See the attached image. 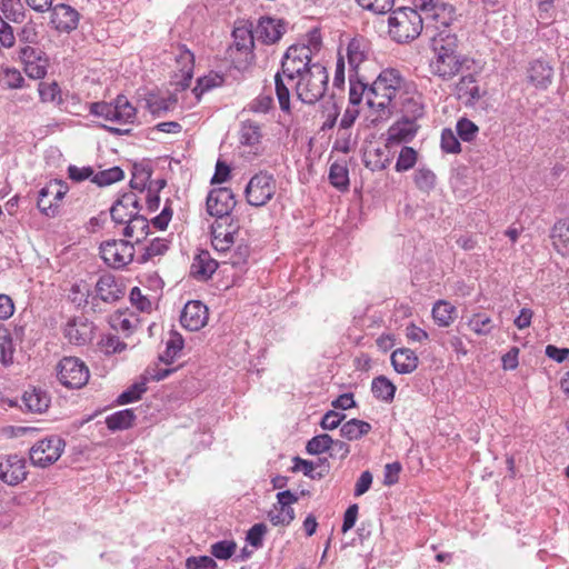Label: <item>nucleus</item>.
I'll return each mask as SVG.
<instances>
[{
  "label": "nucleus",
  "mask_w": 569,
  "mask_h": 569,
  "mask_svg": "<svg viewBox=\"0 0 569 569\" xmlns=\"http://www.w3.org/2000/svg\"><path fill=\"white\" fill-rule=\"evenodd\" d=\"M469 59L461 53H439L433 54L430 60V72L443 81H449L458 76L467 66Z\"/></svg>",
  "instance_id": "nucleus-11"
},
{
  "label": "nucleus",
  "mask_w": 569,
  "mask_h": 569,
  "mask_svg": "<svg viewBox=\"0 0 569 569\" xmlns=\"http://www.w3.org/2000/svg\"><path fill=\"white\" fill-rule=\"evenodd\" d=\"M262 138L261 127L258 122L246 120L240 128V142L244 146L254 147Z\"/></svg>",
  "instance_id": "nucleus-34"
},
{
  "label": "nucleus",
  "mask_w": 569,
  "mask_h": 569,
  "mask_svg": "<svg viewBox=\"0 0 569 569\" xmlns=\"http://www.w3.org/2000/svg\"><path fill=\"white\" fill-rule=\"evenodd\" d=\"M436 174L427 168H420L415 173V183L421 191L429 192L436 186Z\"/></svg>",
  "instance_id": "nucleus-50"
},
{
  "label": "nucleus",
  "mask_w": 569,
  "mask_h": 569,
  "mask_svg": "<svg viewBox=\"0 0 569 569\" xmlns=\"http://www.w3.org/2000/svg\"><path fill=\"white\" fill-rule=\"evenodd\" d=\"M126 228L123 229V236L126 238H132L137 236V242L140 241L139 236L146 237L149 229V221L146 217L141 216L140 213H137L132 218H130L126 222Z\"/></svg>",
  "instance_id": "nucleus-35"
},
{
  "label": "nucleus",
  "mask_w": 569,
  "mask_h": 569,
  "mask_svg": "<svg viewBox=\"0 0 569 569\" xmlns=\"http://www.w3.org/2000/svg\"><path fill=\"white\" fill-rule=\"evenodd\" d=\"M365 163L371 171H381L390 164V158L386 150L377 148L365 154Z\"/></svg>",
  "instance_id": "nucleus-39"
},
{
  "label": "nucleus",
  "mask_w": 569,
  "mask_h": 569,
  "mask_svg": "<svg viewBox=\"0 0 569 569\" xmlns=\"http://www.w3.org/2000/svg\"><path fill=\"white\" fill-rule=\"evenodd\" d=\"M328 80L326 68L320 63H313L309 71L295 82L296 94L303 103L313 104L325 96Z\"/></svg>",
  "instance_id": "nucleus-3"
},
{
  "label": "nucleus",
  "mask_w": 569,
  "mask_h": 569,
  "mask_svg": "<svg viewBox=\"0 0 569 569\" xmlns=\"http://www.w3.org/2000/svg\"><path fill=\"white\" fill-rule=\"evenodd\" d=\"M332 443V439L328 435L313 437L307 443V451L311 455H319L327 451Z\"/></svg>",
  "instance_id": "nucleus-58"
},
{
  "label": "nucleus",
  "mask_w": 569,
  "mask_h": 569,
  "mask_svg": "<svg viewBox=\"0 0 569 569\" xmlns=\"http://www.w3.org/2000/svg\"><path fill=\"white\" fill-rule=\"evenodd\" d=\"M236 206L233 192L229 188H218L209 192L207 197V211L217 217L216 221L230 222V212Z\"/></svg>",
  "instance_id": "nucleus-14"
},
{
  "label": "nucleus",
  "mask_w": 569,
  "mask_h": 569,
  "mask_svg": "<svg viewBox=\"0 0 569 569\" xmlns=\"http://www.w3.org/2000/svg\"><path fill=\"white\" fill-rule=\"evenodd\" d=\"M64 445V441L57 436L38 441L29 452L31 463L40 468L54 463L61 457Z\"/></svg>",
  "instance_id": "nucleus-12"
},
{
  "label": "nucleus",
  "mask_w": 569,
  "mask_h": 569,
  "mask_svg": "<svg viewBox=\"0 0 569 569\" xmlns=\"http://www.w3.org/2000/svg\"><path fill=\"white\" fill-rule=\"evenodd\" d=\"M401 465L399 462L387 463L383 473V483L392 486L398 482Z\"/></svg>",
  "instance_id": "nucleus-64"
},
{
  "label": "nucleus",
  "mask_w": 569,
  "mask_h": 569,
  "mask_svg": "<svg viewBox=\"0 0 569 569\" xmlns=\"http://www.w3.org/2000/svg\"><path fill=\"white\" fill-rule=\"evenodd\" d=\"M312 49L306 44H295L287 49L284 57L281 62V70L287 77L288 82H295V80L303 76L313 63Z\"/></svg>",
  "instance_id": "nucleus-6"
},
{
  "label": "nucleus",
  "mask_w": 569,
  "mask_h": 569,
  "mask_svg": "<svg viewBox=\"0 0 569 569\" xmlns=\"http://www.w3.org/2000/svg\"><path fill=\"white\" fill-rule=\"evenodd\" d=\"M18 60L30 79L38 80L46 77L49 59L42 50L31 46H23L18 51Z\"/></svg>",
  "instance_id": "nucleus-13"
},
{
  "label": "nucleus",
  "mask_w": 569,
  "mask_h": 569,
  "mask_svg": "<svg viewBox=\"0 0 569 569\" xmlns=\"http://www.w3.org/2000/svg\"><path fill=\"white\" fill-rule=\"evenodd\" d=\"M356 76H357V73H355V74L351 73L349 76V82H350L349 102H350V104H352L355 107H357L361 102L363 96L367 98V90L369 88L362 81L355 80L353 78Z\"/></svg>",
  "instance_id": "nucleus-55"
},
{
  "label": "nucleus",
  "mask_w": 569,
  "mask_h": 569,
  "mask_svg": "<svg viewBox=\"0 0 569 569\" xmlns=\"http://www.w3.org/2000/svg\"><path fill=\"white\" fill-rule=\"evenodd\" d=\"M124 177L123 170L120 167H112L107 170L97 172L91 181L99 187L110 186L114 182L122 180Z\"/></svg>",
  "instance_id": "nucleus-43"
},
{
  "label": "nucleus",
  "mask_w": 569,
  "mask_h": 569,
  "mask_svg": "<svg viewBox=\"0 0 569 569\" xmlns=\"http://www.w3.org/2000/svg\"><path fill=\"white\" fill-rule=\"evenodd\" d=\"M277 182L272 174L259 172L248 182L244 193L250 206L262 207L274 196Z\"/></svg>",
  "instance_id": "nucleus-10"
},
{
  "label": "nucleus",
  "mask_w": 569,
  "mask_h": 569,
  "mask_svg": "<svg viewBox=\"0 0 569 569\" xmlns=\"http://www.w3.org/2000/svg\"><path fill=\"white\" fill-rule=\"evenodd\" d=\"M169 249L168 241L164 239L156 238L148 246L144 247L143 253L138 258L140 263H146L153 260L156 257L164 254Z\"/></svg>",
  "instance_id": "nucleus-41"
},
{
  "label": "nucleus",
  "mask_w": 569,
  "mask_h": 569,
  "mask_svg": "<svg viewBox=\"0 0 569 569\" xmlns=\"http://www.w3.org/2000/svg\"><path fill=\"white\" fill-rule=\"evenodd\" d=\"M418 357L411 349L400 348L391 353V363L398 373H410L418 367Z\"/></svg>",
  "instance_id": "nucleus-29"
},
{
  "label": "nucleus",
  "mask_w": 569,
  "mask_h": 569,
  "mask_svg": "<svg viewBox=\"0 0 569 569\" xmlns=\"http://www.w3.org/2000/svg\"><path fill=\"white\" fill-rule=\"evenodd\" d=\"M413 3L425 14L427 32L431 28L450 27L456 19L455 8L441 0H413Z\"/></svg>",
  "instance_id": "nucleus-7"
},
{
  "label": "nucleus",
  "mask_w": 569,
  "mask_h": 569,
  "mask_svg": "<svg viewBox=\"0 0 569 569\" xmlns=\"http://www.w3.org/2000/svg\"><path fill=\"white\" fill-rule=\"evenodd\" d=\"M64 337L73 345H84L92 338V327L87 321L72 319L64 328Z\"/></svg>",
  "instance_id": "nucleus-27"
},
{
  "label": "nucleus",
  "mask_w": 569,
  "mask_h": 569,
  "mask_svg": "<svg viewBox=\"0 0 569 569\" xmlns=\"http://www.w3.org/2000/svg\"><path fill=\"white\" fill-rule=\"evenodd\" d=\"M39 96L42 102L61 103V90L57 82H40L38 86Z\"/></svg>",
  "instance_id": "nucleus-49"
},
{
  "label": "nucleus",
  "mask_w": 569,
  "mask_h": 569,
  "mask_svg": "<svg viewBox=\"0 0 569 569\" xmlns=\"http://www.w3.org/2000/svg\"><path fill=\"white\" fill-rule=\"evenodd\" d=\"M431 49L433 54L459 53L458 37L449 30V27L431 28Z\"/></svg>",
  "instance_id": "nucleus-22"
},
{
  "label": "nucleus",
  "mask_w": 569,
  "mask_h": 569,
  "mask_svg": "<svg viewBox=\"0 0 569 569\" xmlns=\"http://www.w3.org/2000/svg\"><path fill=\"white\" fill-rule=\"evenodd\" d=\"M130 301L140 311H149L151 309L150 300L142 295L138 287L131 289Z\"/></svg>",
  "instance_id": "nucleus-63"
},
{
  "label": "nucleus",
  "mask_w": 569,
  "mask_h": 569,
  "mask_svg": "<svg viewBox=\"0 0 569 569\" xmlns=\"http://www.w3.org/2000/svg\"><path fill=\"white\" fill-rule=\"evenodd\" d=\"M1 82L8 89H21L26 81L18 69L6 67L2 70Z\"/></svg>",
  "instance_id": "nucleus-51"
},
{
  "label": "nucleus",
  "mask_w": 569,
  "mask_h": 569,
  "mask_svg": "<svg viewBox=\"0 0 569 569\" xmlns=\"http://www.w3.org/2000/svg\"><path fill=\"white\" fill-rule=\"evenodd\" d=\"M403 79L398 70L386 69L369 86L367 90V104L382 114H391L398 108V98L401 93Z\"/></svg>",
  "instance_id": "nucleus-1"
},
{
  "label": "nucleus",
  "mask_w": 569,
  "mask_h": 569,
  "mask_svg": "<svg viewBox=\"0 0 569 569\" xmlns=\"http://www.w3.org/2000/svg\"><path fill=\"white\" fill-rule=\"evenodd\" d=\"M80 20V13L67 3H58L51 8L50 22L59 32L70 33L76 30Z\"/></svg>",
  "instance_id": "nucleus-17"
},
{
  "label": "nucleus",
  "mask_w": 569,
  "mask_h": 569,
  "mask_svg": "<svg viewBox=\"0 0 569 569\" xmlns=\"http://www.w3.org/2000/svg\"><path fill=\"white\" fill-rule=\"evenodd\" d=\"M475 82L476 80L471 74L461 77L459 82L457 83V91L459 98H467V102H473L476 100H479L481 94L479 87Z\"/></svg>",
  "instance_id": "nucleus-37"
},
{
  "label": "nucleus",
  "mask_w": 569,
  "mask_h": 569,
  "mask_svg": "<svg viewBox=\"0 0 569 569\" xmlns=\"http://www.w3.org/2000/svg\"><path fill=\"white\" fill-rule=\"evenodd\" d=\"M552 76L553 70L547 62L536 60L531 63L529 79L536 87L546 88L551 83Z\"/></svg>",
  "instance_id": "nucleus-31"
},
{
  "label": "nucleus",
  "mask_w": 569,
  "mask_h": 569,
  "mask_svg": "<svg viewBox=\"0 0 569 569\" xmlns=\"http://www.w3.org/2000/svg\"><path fill=\"white\" fill-rule=\"evenodd\" d=\"M69 299L78 307L90 305L91 291L89 284L84 281L74 283L70 289Z\"/></svg>",
  "instance_id": "nucleus-46"
},
{
  "label": "nucleus",
  "mask_w": 569,
  "mask_h": 569,
  "mask_svg": "<svg viewBox=\"0 0 569 569\" xmlns=\"http://www.w3.org/2000/svg\"><path fill=\"white\" fill-rule=\"evenodd\" d=\"M456 308L445 300H439L432 308V317L441 327H448L453 321Z\"/></svg>",
  "instance_id": "nucleus-38"
},
{
  "label": "nucleus",
  "mask_w": 569,
  "mask_h": 569,
  "mask_svg": "<svg viewBox=\"0 0 569 569\" xmlns=\"http://www.w3.org/2000/svg\"><path fill=\"white\" fill-rule=\"evenodd\" d=\"M212 246L217 251H228L234 242V234L239 230L238 223L216 221L212 224Z\"/></svg>",
  "instance_id": "nucleus-21"
},
{
  "label": "nucleus",
  "mask_w": 569,
  "mask_h": 569,
  "mask_svg": "<svg viewBox=\"0 0 569 569\" xmlns=\"http://www.w3.org/2000/svg\"><path fill=\"white\" fill-rule=\"evenodd\" d=\"M22 400L26 408L33 413L44 412L50 403V398L40 389L26 391Z\"/></svg>",
  "instance_id": "nucleus-32"
},
{
  "label": "nucleus",
  "mask_w": 569,
  "mask_h": 569,
  "mask_svg": "<svg viewBox=\"0 0 569 569\" xmlns=\"http://www.w3.org/2000/svg\"><path fill=\"white\" fill-rule=\"evenodd\" d=\"M290 87H295L293 82H288L283 71H278L274 76V90L282 111L290 110Z\"/></svg>",
  "instance_id": "nucleus-33"
},
{
  "label": "nucleus",
  "mask_w": 569,
  "mask_h": 569,
  "mask_svg": "<svg viewBox=\"0 0 569 569\" xmlns=\"http://www.w3.org/2000/svg\"><path fill=\"white\" fill-rule=\"evenodd\" d=\"M425 20L417 9L398 8L389 17V34L399 43L410 42L420 36Z\"/></svg>",
  "instance_id": "nucleus-2"
},
{
  "label": "nucleus",
  "mask_w": 569,
  "mask_h": 569,
  "mask_svg": "<svg viewBox=\"0 0 569 569\" xmlns=\"http://www.w3.org/2000/svg\"><path fill=\"white\" fill-rule=\"evenodd\" d=\"M140 204L136 192L123 193L111 207V219L118 224H124L130 218L139 213Z\"/></svg>",
  "instance_id": "nucleus-18"
},
{
  "label": "nucleus",
  "mask_w": 569,
  "mask_h": 569,
  "mask_svg": "<svg viewBox=\"0 0 569 569\" xmlns=\"http://www.w3.org/2000/svg\"><path fill=\"white\" fill-rule=\"evenodd\" d=\"M369 42L363 37L352 38L347 46L350 72L357 73L359 66L368 59Z\"/></svg>",
  "instance_id": "nucleus-25"
},
{
  "label": "nucleus",
  "mask_w": 569,
  "mask_h": 569,
  "mask_svg": "<svg viewBox=\"0 0 569 569\" xmlns=\"http://www.w3.org/2000/svg\"><path fill=\"white\" fill-rule=\"evenodd\" d=\"M69 188L62 180H53L40 190L41 196L52 197L54 202L59 206V201L63 199Z\"/></svg>",
  "instance_id": "nucleus-52"
},
{
  "label": "nucleus",
  "mask_w": 569,
  "mask_h": 569,
  "mask_svg": "<svg viewBox=\"0 0 569 569\" xmlns=\"http://www.w3.org/2000/svg\"><path fill=\"white\" fill-rule=\"evenodd\" d=\"M371 391L376 398L391 401L395 397L396 386L385 376H379L372 380Z\"/></svg>",
  "instance_id": "nucleus-36"
},
{
  "label": "nucleus",
  "mask_w": 569,
  "mask_h": 569,
  "mask_svg": "<svg viewBox=\"0 0 569 569\" xmlns=\"http://www.w3.org/2000/svg\"><path fill=\"white\" fill-rule=\"evenodd\" d=\"M183 348V339L178 332H173L167 342V349L160 356V360L170 363Z\"/></svg>",
  "instance_id": "nucleus-54"
},
{
  "label": "nucleus",
  "mask_w": 569,
  "mask_h": 569,
  "mask_svg": "<svg viewBox=\"0 0 569 569\" xmlns=\"http://www.w3.org/2000/svg\"><path fill=\"white\" fill-rule=\"evenodd\" d=\"M176 64L177 70L174 72V82L178 87L184 90L190 86L194 68V56L186 46H180L178 48V52L176 53Z\"/></svg>",
  "instance_id": "nucleus-19"
},
{
  "label": "nucleus",
  "mask_w": 569,
  "mask_h": 569,
  "mask_svg": "<svg viewBox=\"0 0 569 569\" xmlns=\"http://www.w3.org/2000/svg\"><path fill=\"white\" fill-rule=\"evenodd\" d=\"M14 345L12 341L11 333L8 331L0 335V361L4 366H9L13 362Z\"/></svg>",
  "instance_id": "nucleus-53"
},
{
  "label": "nucleus",
  "mask_w": 569,
  "mask_h": 569,
  "mask_svg": "<svg viewBox=\"0 0 569 569\" xmlns=\"http://www.w3.org/2000/svg\"><path fill=\"white\" fill-rule=\"evenodd\" d=\"M123 296L124 288L116 277L110 273L102 274L91 292L90 308L93 312H106L107 305L117 302Z\"/></svg>",
  "instance_id": "nucleus-5"
},
{
  "label": "nucleus",
  "mask_w": 569,
  "mask_h": 569,
  "mask_svg": "<svg viewBox=\"0 0 569 569\" xmlns=\"http://www.w3.org/2000/svg\"><path fill=\"white\" fill-rule=\"evenodd\" d=\"M298 501V497L290 490L277 493V502L268 512V518L274 526H288L295 519V511L291 507Z\"/></svg>",
  "instance_id": "nucleus-16"
},
{
  "label": "nucleus",
  "mask_w": 569,
  "mask_h": 569,
  "mask_svg": "<svg viewBox=\"0 0 569 569\" xmlns=\"http://www.w3.org/2000/svg\"><path fill=\"white\" fill-rule=\"evenodd\" d=\"M236 550V543L233 541H219L211 546V553L218 559L230 558Z\"/></svg>",
  "instance_id": "nucleus-60"
},
{
  "label": "nucleus",
  "mask_w": 569,
  "mask_h": 569,
  "mask_svg": "<svg viewBox=\"0 0 569 569\" xmlns=\"http://www.w3.org/2000/svg\"><path fill=\"white\" fill-rule=\"evenodd\" d=\"M441 149L448 153L460 152V142L451 129H443L441 132Z\"/></svg>",
  "instance_id": "nucleus-59"
},
{
  "label": "nucleus",
  "mask_w": 569,
  "mask_h": 569,
  "mask_svg": "<svg viewBox=\"0 0 569 569\" xmlns=\"http://www.w3.org/2000/svg\"><path fill=\"white\" fill-rule=\"evenodd\" d=\"M555 249L562 256H569V219H561L551 229Z\"/></svg>",
  "instance_id": "nucleus-30"
},
{
  "label": "nucleus",
  "mask_w": 569,
  "mask_h": 569,
  "mask_svg": "<svg viewBox=\"0 0 569 569\" xmlns=\"http://www.w3.org/2000/svg\"><path fill=\"white\" fill-rule=\"evenodd\" d=\"M57 377L61 385L80 389L87 385L90 373L86 363L76 357H64L57 365Z\"/></svg>",
  "instance_id": "nucleus-8"
},
{
  "label": "nucleus",
  "mask_w": 569,
  "mask_h": 569,
  "mask_svg": "<svg viewBox=\"0 0 569 569\" xmlns=\"http://www.w3.org/2000/svg\"><path fill=\"white\" fill-rule=\"evenodd\" d=\"M357 3L365 10L371 11L376 14H385L395 6L396 0H356Z\"/></svg>",
  "instance_id": "nucleus-56"
},
{
  "label": "nucleus",
  "mask_w": 569,
  "mask_h": 569,
  "mask_svg": "<svg viewBox=\"0 0 569 569\" xmlns=\"http://www.w3.org/2000/svg\"><path fill=\"white\" fill-rule=\"evenodd\" d=\"M189 569H217L216 561L209 556L190 557L186 561Z\"/></svg>",
  "instance_id": "nucleus-62"
},
{
  "label": "nucleus",
  "mask_w": 569,
  "mask_h": 569,
  "mask_svg": "<svg viewBox=\"0 0 569 569\" xmlns=\"http://www.w3.org/2000/svg\"><path fill=\"white\" fill-rule=\"evenodd\" d=\"M468 327L479 336L489 335L493 328L491 318L486 313L473 315L468 321Z\"/></svg>",
  "instance_id": "nucleus-47"
},
{
  "label": "nucleus",
  "mask_w": 569,
  "mask_h": 569,
  "mask_svg": "<svg viewBox=\"0 0 569 569\" xmlns=\"http://www.w3.org/2000/svg\"><path fill=\"white\" fill-rule=\"evenodd\" d=\"M90 113L118 124L134 122L137 110L124 96H118L113 103L93 102L89 107Z\"/></svg>",
  "instance_id": "nucleus-4"
},
{
  "label": "nucleus",
  "mask_w": 569,
  "mask_h": 569,
  "mask_svg": "<svg viewBox=\"0 0 569 569\" xmlns=\"http://www.w3.org/2000/svg\"><path fill=\"white\" fill-rule=\"evenodd\" d=\"M27 461L19 455L0 457V480L8 486H18L27 479Z\"/></svg>",
  "instance_id": "nucleus-15"
},
{
  "label": "nucleus",
  "mask_w": 569,
  "mask_h": 569,
  "mask_svg": "<svg viewBox=\"0 0 569 569\" xmlns=\"http://www.w3.org/2000/svg\"><path fill=\"white\" fill-rule=\"evenodd\" d=\"M283 32L284 26L281 21L272 18H261L256 28L257 38L267 44L277 42Z\"/></svg>",
  "instance_id": "nucleus-26"
},
{
  "label": "nucleus",
  "mask_w": 569,
  "mask_h": 569,
  "mask_svg": "<svg viewBox=\"0 0 569 569\" xmlns=\"http://www.w3.org/2000/svg\"><path fill=\"white\" fill-rule=\"evenodd\" d=\"M459 138L463 141H473L478 134L479 128L469 119L462 118L456 126Z\"/></svg>",
  "instance_id": "nucleus-57"
},
{
  "label": "nucleus",
  "mask_w": 569,
  "mask_h": 569,
  "mask_svg": "<svg viewBox=\"0 0 569 569\" xmlns=\"http://www.w3.org/2000/svg\"><path fill=\"white\" fill-rule=\"evenodd\" d=\"M180 322L190 331L200 330L208 322V308L198 300L187 302L181 312Z\"/></svg>",
  "instance_id": "nucleus-20"
},
{
  "label": "nucleus",
  "mask_w": 569,
  "mask_h": 569,
  "mask_svg": "<svg viewBox=\"0 0 569 569\" xmlns=\"http://www.w3.org/2000/svg\"><path fill=\"white\" fill-rule=\"evenodd\" d=\"M100 256L106 264L113 269H121L129 264L134 257V246L128 240L111 239L101 242Z\"/></svg>",
  "instance_id": "nucleus-9"
},
{
  "label": "nucleus",
  "mask_w": 569,
  "mask_h": 569,
  "mask_svg": "<svg viewBox=\"0 0 569 569\" xmlns=\"http://www.w3.org/2000/svg\"><path fill=\"white\" fill-rule=\"evenodd\" d=\"M218 268V262L206 250L197 254L190 267V276L199 281H206L212 277Z\"/></svg>",
  "instance_id": "nucleus-24"
},
{
  "label": "nucleus",
  "mask_w": 569,
  "mask_h": 569,
  "mask_svg": "<svg viewBox=\"0 0 569 569\" xmlns=\"http://www.w3.org/2000/svg\"><path fill=\"white\" fill-rule=\"evenodd\" d=\"M418 153L411 147H402L396 162V171L403 172L412 169L417 163Z\"/></svg>",
  "instance_id": "nucleus-48"
},
{
  "label": "nucleus",
  "mask_w": 569,
  "mask_h": 569,
  "mask_svg": "<svg viewBox=\"0 0 569 569\" xmlns=\"http://www.w3.org/2000/svg\"><path fill=\"white\" fill-rule=\"evenodd\" d=\"M330 183L340 191H345L349 187V173L345 164L332 163L329 170Z\"/></svg>",
  "instance_id": "nucleus-40"
},
{
  "label": "nucleus",
  "mask_w": 569,
  "mask_h": 569,
  "mask_svg": "<svg viewBox=\"0 0 569 569\" xmlns=\"http://www.w3.org/2000/svg\"><path fill=\"white\" fill-rule=\"evenodd\" d=\"M267 532V527L263 523H256L250 528L247 533V541L254 548L262 546L263 537Z\"/></svg>",
  "instance_id": "nucleus-61"
},
{
  "label": "nucleus",
  "mask_w": 569,
  "mask_h": 569,
  "mask_svg": "<svg viewBox=\"0 0 569 569\" xmlns=\"http://www.w3.org/2000/svg\"><path fill=\"white\" fill-rule=\"evenodd\" d=\"M420 126L413 119L401 117L388 130L389 143H401L411 141L418 132Z\"/></svg>",
  "instance_id": "nucleus-23"
},
{
  "label": "nucleus",
  "mask_w": 569,
  "mask_h": 569,
  "mask_svg": "<svg viewBox=\"0 0 569 569\" xmlns=\"http://www.w3.org/2000/svg\"><path fill=\"white\" fill-rule=\"evenodd\" d=\"M398 107L402 112V116L413 119L417 121L423 116L425 108L421 96L418 93L409 94L401 91L398 98Z\"/></svg>",
  "instance_id": "nucleus-28"
},
{
  "label": "nucleus",
  "mask_w": 569,
  "mask_h": 569,
  "mask_svg": "<svg viewBox=\"0 0 569 569\" xmlns=\"http://www.w3.org/2000/svg\"><path fill=\"white\" fill-rule=\"evenodd\" d=\"M107 427H131L136 421L133 409H124L103 418Z\"/></svg>",
  "instance_id": "nucleus-44"
},
{
  "label": "nucleus",
  "mask_w": 569,
  "mask_h": 569,
  "mask_svg": "<svg viewBox=\"0 0 569 569\" xmlns=\"http://www.w3.org/2000/svg\"><path fill=\"white\" fill-rule=\"evenodd\" d=\"M223 83V77L216 72H210L209 74L201 77L197 80V86L193 88V93L199 100L201 96L213 89L218 88Z\"/></svg>",
  "instance_id": "nucleus-42"
},
{
  "label": "nucleus",
  "mask_w": 569,
  "mask_h": 569,
  "mask_svg": "<svg viewBox=\"0 0 569 569\" xmlns=\"http://www.w3.org/2000/svg\"><path fill=\"white\" fill-rule=\"evenodd\" d=\"M148 381L149 378L147 376H142L140 381L133 383L130 388H128L118 397V402L120 405H124L140 399L142 393L147 391Z\"/></svg>",
  "instance_id": "nucleus-45"
}]
</instances>
